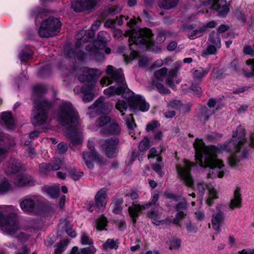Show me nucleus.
<instances>
[{
    "mask_svg": "<svg viewBox=\"0 0 254 254\" xmlns=\"http://www.w3.org/2000/svg\"><path fill=\"white\" fill-rule=\"evenodd\" d=\"M104 98L101 97L99 98L93 105L88 107L87 114L90 118L93 117V114H107L108 113L112 108V105L109 102L104 101Z\"/></svg>",
    "mask_w": 254,
    "mask_h": 254,
    "instance_id": "obj_12",
    "label": "nucleus"
},
{
    "mask_svg": "<svg viewBox=\"0 0 254 254\" xmlns=\"http://www.w3.org/2000/svg\"><path fill=\"white\" fill-rule=\"evenodd\" d=\"M181 240L179 239H173L170 241V248L176 249L180 247Z\"/></svg>",
    "mask_w": 254,
    "mask_h": 254,
    "instance_id": "obj_55",
    "label": "nucleus"
},
{
    "mask_svg": "<svg viewBox=\"0 0 254 254\" xmlns=\"http://www.w3.org/2000/svg\"><path fill=\"white\" fill-rule=\"evenodd\" d=\"M126 123L127 127L129 129H132L136 127L134 123V120L132 115H129L126 119Z\"/></svg>",
    "mask_w": 254,
    "mask_h": 254,
    "instance_id": "obj_49",
    "label": "nucleus"
},
{
    "mask_svg": "<svg viewBox=\"0 0 254 254\" xmlns=\"http://www.w3.org/2000/svg\"><path fill=\"white\" fill-rule=\"evenodd\" d=\"M78 119V114L72 104L67 101L63 102L58 111V120L63 126H68L65 134L71 147L81 144L83 141L82 132L77 127Z\"/></svg>",
    "mask_w": 254,
    "mask_h": 254,
    "instance_id": "obj_3",
    "label": "nucleus"
},
{
    "mask_svg": "<svg viewBox=\"0 0 254 254\" xmlns=\"http://www.w3.org/2000/svg\"><path fill=\"white\" fill-rule=\"evenodd\" d=\"M158 198V194L157 193H154L152 195L150 202L144 203L141 204L134 202H132V205L128 207V211L134 224H135L136 219L138 218L141 211L148 209L152 205L155 204L157 201Z\"/></svg>",
    "mask_w": 254,
    "mask_h": 254,
    "instance_id": "obj_8",
    "label": "nucleus"
},
{
    "mask_svg": "<svg viewBox=\"0 0 254 254\" xmlns=\"http://www.w3.org/2000/svg\"><path fill=\"white\" fill-rule=\"evenodd\" d=\"M153 35L152 31L147 28H140L135 31L128 30L125 33V36L129 37L128 41L130 47L134 44L146 45L148 48L153 45Z\"/></svg>",
    "mask_w": 254,
    "mask_h": 254,
    "instance_id": "obj_4",
    "label": "nucleus"
},
{
    "mask_svg": "<svg viewBox=\"0 0 254 254\" xmlns=\"http://www.w3.org/2000/svg\"><path fill=\"white\" fill-rule=\"evenodd\" d=\"M21 210L28 214H35L39 205V197L35 195H28L24 197L20 201Z\"/></svg>",
    "mask_w": 254,
    "mask_h": 254,
    "instance_id": "obj_10",
    "label": "nucleus"
},
{
    "mask_svg": "<svg viewBox=\"0 0 254 254\" xmlns=\"http://www.w3.org/2000/svg\"><path fill=\"white\" fill-rule=\"evenodd\" d=\"M243 51L245 54L254 57V45L253 47H251V46H245L244 47Z\"/></svg>",
    "mask_w": 254,
    "mask_h": 254,
    "instance_id": "obj_58",
    "label": "nucleus"
},
{
    "mask_svg": "<svg viewBox=\"0 0 254 254\" xmlns=\"http://www.w3.org/2000/svg\"><path fill=\"white\" fill-rule=\"evenodd\" d=\"M212 4V8L216 10L220 15H226L229 11L225 0H210L207 4ZM206 5V3H204Z\"/></svg>",
    "mask_w": 254,
    "mask_h": 254,
    "instance_id": "obj_19",
    "label": "nucleus"
},
{
    "mask_svg": "<svg viewBox=\"0 0 254 254\" xmlns=\"http://www.w3.org/2000/svg\"><path fill=\"white\" fill-rule=\"evenodd\" d=\"M150 146V139L147 137H145L139 145V149L141 151H144L148 149Z\"/></svg>",
    "mask_w": 254,
    "mask_h": 254,
    "instance_id": "obj_43",
    "label": "nucleus"
},
{
    "mask_svg": "<svg viewBox=\"0 0 254 254\" xmlns=\"http://www.w3.org/2000/svg\"><path fill=\"white\" fill-rule=\"evenodd\" d=\"M0 123L7 128L12 129L14 126V123L11 113L8 112L3 113L1 116Z\"/></svg>",
    "mask_w": 254,
    "mask_h": 254,
    "instance_id": "obj_24",
    "label": "nucleus"
},
{
    "mask_svg": "<svg viewBox=\"0 0 254 254\" xmlns=\"http://www.w3.org/2000/svg\"><path fill=\"white\" fill-rule=\"evenodd\" d=\"M2 207L0 206V230L9 235L17 234L20 226L17 215L12 213L4 216L1 211Z\"/></svg>",
    "mask_w": 254,
    "mask_h": 254,
    "instance_id": "obj_6",
    "label": "nucleus"
},
{
    "mask_svg": "<svg viewBox=\"0 0 254 254\" xmlns=\"http://www.w3.org/2000/svg\"><path fill=\"white\" fill-rule=\"evenodd\" d=\"M165 196L167 198L172 199L174 201L178 202V203L176 204L175 206L177 213L173 220V223L177 224L183 219L186 215V200L181 196H177L169 191L165 192Z\"/></svg>",
    "mask_w": 254,
    "mask_h": 254,
    "instance_id": "obj_9",
    "label": "nucleus"
},
{
    "mask_svg": "<svg viewBox=\"0 0 254 254\" xmlns=\"http://www.w3.org/2000/svg\"><path fill=\"white\" fill-rule=\"evenodd\" d=\"M108 76L103 77L100 80L101 84L104 86L113 82L116 84L111 86L104 90V93L108 97L115 95H122L125 100L119 99L115 104V108L121 114L125 115L124 111H127L128 106L132 110H139L146 112L149 109V105L145 99L139 95H135L133 92L127 86L122 70L116 69L109 65L107 67Z\"/></svg>",
    "mask_w": 254,
    "mask_h": 254,
    "instance_id": "obj_2",
    "label": "nucleus"
},
{
    "mask_svg": "<svg viewBox=\"0 0 254 254\" xmlns=\"http://www.w3.org/2000/svg\"><path fill=\"white\" fill-rule=\"evenodd\" d=\"M85 74L79 76L78 79L81 82H87L86 84H91L93 81H95V84L96 82V77L101 74L102 72L96 68H88L85 67L83 69Z\"/></svg>",
    "mask_w": 254,
    "mask_h": 254,
    "instance_id": "obj_17",
    "label": "nucleus"
},
{
    "mask_svg": "<svg viewBox=\"0 0 254 254\" xmlns=\"http://www.w3.org/2000/svg\"><path fill=\"white\" fill-rule=\"evenodd\" d=\"M68 243V241L67 240L61 241L60 243H58L55 247L54 254H62L64 251L65 247L67 245Z\"/></svg>",
    "mask_w": 254,
    "mask_h": 254,
    "instance_id": "obj_38",
    "label": "nucleus"
},
{
    "mask_svg": "<svg viewBox=\"0 0 254 254\" xmlns=\"http://www.w3.org/2000/svg\"><path fill=\"white\" fill-rule=\"evenodd\" d=\"M109 11L110 13L115 14L120 12L121 8L118 5H114L109 8Z\"/></svg>",
    "mask_w": 254,
    "mask_h": 254,
    "instance_id": "obj_63",
    "label": "nucleus"
},
{
    "mask_svg": "<svg viewBox=\"0 0 254 254\" xmlns=\"http://www.w3.org/2000/svg\"><path fill=\"white\" fill-rule=\"evenodd\" d=\"M50 105V103L42 97L34 100L31 119L34 126L43 125L46 123L47 120V111Z\"/></svg>",
    "mask_w": 254,
    "mask_h": 254,
    "instance_id": "obj_5",
    "label": "nucleus"
},
{
    "mask_svg": "<svg viewBox=\"0 0 254 254\" xmlns=\"http://www.w3.org/2000/svg\"><path fill=\"white\" fill-rule=\"evenodd\" d=\"M119 142L118 138L113 137L107 139L104 143L102 144V147L108 157L113 158L116 156L118 152L117 145Z\"/></svg>",
    "mask_w": 254,
    "mask_h": 254,
    "instance_id": "obj_15",
    "label": "nucleus"
},
{
    "mask_svg": "<svg viewBox=\"0 0 254 254\" xmlns=\"http://www.w3.org/2000/svg\"><path fill=\"white\" fill-rule=\"evenodd\" d=\"M138 196L139 195L137 191L134 190H130L127 192L125 195L126 201L127 203V204H126V205L127 206L130 203V200L134 201L137 199Z\"/></svg>",
    "mask_w": 254,
    "mask_h": 254,
    "instance_id": "obj_37",
    "label": "nucleus"
},
{
    "mask_svg": "<svg viewBox=\"0 0 254 254\" xmlns=\"http://www.w3.org/2000/svg\"><path fill=\"white\" fill-rule=\"evenodd\" d=\"M160 124L158 121H153L146 125V129L147 131H152L159 127Z\"/></svg>",
    "mask_w": 254,
    "mask_h": 254,
    "instance_id": "obj_53",
    "label": "nucleus"
},
{
    "mask_svg": "<svg viewBox=\"0 0 254 254\" xmlns=\"http://www.w3.org/2000/svg\"><path fill=\"white\" fill-rule=\"evenodd\" d=\"M205 187H206L209 191V197L206 200L207 204L210 206L212 205V200L213 199L216 198L217 196V192L214 187L211 185H205L203 183H197V189L199 191L200 196H203L204 191Z\"/></svg>",
    "mask_w": 254,
    "mask_h": 254,
    "instance_id": "obj_18",
    "label": "nucleus"
},
{
    "mask_svg": "<svg viewBox=\"0 0 254 254\" xmlns=\"http://www.w3.org/2000/svg\"><path fill=\"white\" fill-rule=\"evenodd\" d=\"M70 177L75 181L80 179L83 175V173L73 169L69 172Z\"/></svg>",
    "mask_w": 254,
    "mask_h": 254,
    "instance_id": "obj_47",
    "label": "nucleus"
},
{
    "mask_svg": "<svg viewBox=\"0 0 254 254\" xmlns=\"http://www.w3.org/2000/svg\"><path fill=\"white\" fill-rule=\"evenodd\" d=\"M32 54L33 53L30 50L22 51L20 54L19 58L21 60V61H26L27 60L29 59L31 57Z\"/></svg>",
    "mask_w": 254,
    "mask_h": 254,
    "instance_id": "obj_50",
    "label": "nucleus"
},
{
    "mask_svg": "<svg viewBox=\"0 0 254 254\" xmlns=\"http://www.w3.org/2000/svg\"><path fill=\"white\" fill-rule=\"evenodd\" d=\"M179 1V0H158V5L161 8L168 10L175 7Z\"/></svg>",
    "mask_w": 254,
    "mask_h": 254,
    "instance_id": "obj_29",
    "label": "nucleus"
},
{
    "mask_svg": "<svg viewBox=\"0 0 254 254\" xmlns=\"http://www.w3.org/2000/svg\"><path fill=\"white\" fill-rule=\"evenodd\" d=\"M108 35V33L106 32H100L98 35V40L96 41L94 43L95 46H97L98 45H100L102 47H104L105 43L108 40V39L107 38Z\"/></svg>",
    "mask_w": 254,
    "mask_h": 254,
    "instance_id": "obj_35",
    "label": "nucleus"
},
{
    "mask_svg": "<svg viewBox=\"0 0 254 254\" xmlns=\"http://www.w3.org/2000/svg\"><path fill=\"white\" fill-rule=\"evenodd\" d=\"M209 41L211 44H214V45L216 47L218 48L220 47V40L217 33L215 32H212L210 35Z\"/></svg>",
    "mask_w": 254,
    "mask_h": 254,
    "instance_id": "obj_40",
    "label": "nucleus"
},
{
    "mask_svg": "<svg viewBox=\"0 0 254 254\" xmlns=\"http://www.w3.org/2000/svg\"><path fill=\"white\" fill-rule=\"evenodd\" d=\"M167 73V69L163 67L156 71L154 73V78L158 80L162 81L164 77Z\"/></svg>",
    "mask_w": 254,
    "mask_h": 254,
    "instance_id": "obj_41",
    "label": "nucleus"
},
{
    "mask_svg": "<svg viewBox=\"0 0 254 254\" xmlns=\"http://www.w3.org/2000/svg\"><path fill=\"white\" fill-rule=\"evenodd\" d=\"M90 246V247L81 249V253L84 254H94L97 251L96 248L93 245Z\"/></svg>",
    "mask_w": 254,
    "mask_h": 254,
    "instance_id": "obj_52",
    "label": "nucleus"
},
{
    "mask_svg": "<svg viewBox=\"0 0 254 254\" xmlns=\"http://www.w3.org/2000/svg\"><path fill=\"white\" fill-rule=\"evenodd\" d=\"M147 216L152 220L154 224L160 225L161 221L159 220L160 214L158 211L150 210L147 212Z\"/></svg>",
    "mask_w": 254,
    "mask_h": 254,
    "instance_id": "obj_36",
    "label": "nucleus"
},
{
    "mask_svg": "<svg viewBox=\"0 0 254 254\" xmlns=\"http://www.w3.org/2000/svg\"><path fill=\"white\" fill-rule=\"evenodd\" d=\"M182 63L181 62H177L176 64L177 66L175 67L174 69L170 71L168 73V77L166 79L167 84L170 87H173L174 86L173 81L170 79V78L174 77L177 75L179 69L181 66Z\"/></svg>",
    "mask_w": 254,
    "mask_h": 254,
    "instance_id": "obj_32",
    "label": "nucleus"
},
{
    "mask_svg": "<svg viewBox=\"0 0 254 254\" xmlns=\"http://www.w3.org/2000/svg\"><path fill=\"white\" fill-rule=\"evenodd\" d=\"M94 36V32L92 30L86 31L85 30H81L76 33L75 38L77 40L76 46L79 47L82 43H84L92 38Z\"/></svg>",
    "mask_w": 254,
    "mask_h": 254,
    "instance_id": "obj_20",
    "label": "nucleus"
},
{
    "mask_svg": "<svg viewBox=\"0 0 254 254\" xmlns=\"http://www.w3.org/2000/svg\"><path fill=\"white\" fill-rule=\"evenodd\" d=\"M87 147L90 151L83 152L82 155L87 167L89 169H91L94 166L93 162L100 161L101 156L95 151L92 141H88Z\"/></svg>",
    "mask_w": 254,
    "mask_h": 254,
    "instance_id": "obj_13",
    "label": "nucleus"
},
{
    "mask_svg": "<svg viewBox=\"0 0 254 254\" xmlns=\"http://www.w3.org/2000/svg\"><path fill=\"white\" fill-rule=\"evenodd\" d=\"M61 27L60 20L53 16L42 20L38 29V34L41 37L49 38L57 34Z\"/></svg>",
    "mask_w": 254,
    "mask_h": 254,
    "instance_id": "obj_7",
    "label": "nucleus"
},
{
    "mask_svg": "<svg viewBox=\"0 0 254 254\" xmlns=\"http://www.w3.org/2000/svg\"><path fill=\"white\" fill-rule=\"evenodd\" d=\"M67 56L69 58L72 57H76L78 59H82L83 58V54L79 53H75L74 51H71L67 53Z\"/></svg>",
    "mask_w": 254,
    "mask_h": 254,
    "instance_id": "obj_60",
    "label": "nucleus"
},
{
    "mask_svg": "<svg viewBox=\"0 0 254 254\" xmlns=\"http://www.w3.org/2000/svg\"><path fill=\"white\" fill-rule=\"evenodd\" d=\"M216 47L214 45H209L203 51V55L204 57H207L210 55L214 54L216 51Z\"/></svg>",
    "mask_w": 254,
    "mask_h": 254,
    "instance_id": "obj_48",
    "label": "nucleus"
},
{
    "mask_svg": "<svg viewBox=\"0 0 254 254\" xmlns=\"http://www.w3.org/2000/svg\"><path fill=\"white\" fill-rule=\"evenodd\" d=\"M239 140H231L227 144L221 145L220 147L214 146H206L202 139L196 138L193 143L195 151V159L201 167H208V177L209 178H222L224 176L225 166L221 160L216 156L223 151L232 152L233 154L228 158V163L231 167L238 165L239 159L236 153L240 149L246 139L243 131L239 134Z\"/></svg>",
    "mask_w": 254,
    "mask_h": 254,
    "instance_id": "obj_1",
    "label": "nucleus"
},
{
    "mask_svg": "<svg viewBox=\"0 0 254 254\" xmlns=\"http://www.w3.org/2000/svg\"><path fill=\"white\" fill-rule=\"evenodd\" d=\"M156 86L159 91L161 93L168 94L170 92V91L168 89L165 88L163 85L161 83L156 84Z\"/></svg>",
    "mask_w": 254,
    "mask_h": 254,
    "instance_id": "obj_59",
    "label": "nucleus"
},
{
    "mask_svg": "<svg viewBox=\"0 0 254 254\" xmlns=\"http://www.w3.org/2000/svg\"><path fill=\"white\" fill-rule=\"evenodd\" d=\"M186 229L189 233H196L197 231L196 228L190 222L187 223Z\"/></svg>",
    "mask_w": 254,
    "mask_h": 254,
    "instance_id": "obj_61",
    "label": "nucleus"
},
{
    "mask_svg": "<svg viewBox=\"0 0 254 254\" xmlns=\"http://www.w3.org/2000/svg\"><path fill=\"white\" fill-rule=\"evenodd\" d=\"M63 163V161L61 158H54L51 164L52 170H57L59 169Z\"/></svg>",
    "mask_w": 254,
    "mask_h": 254,
    "instance_id": "obj_46",
    "label": "nucleus"
},
{
    "mask_svg": "<svg viewBox=\"0 0 254 254\" xmlns=\"http://www.w3.org/2000/svg\"><path fill=\"white\" fill-rule=\"evenodd\" d=\"M33 182L32 177L27 174H19L18 175L14 181L16 185L19 187H23L27 185L30 184Z\"/></svg>",
    "mask_w": 254,
    "mask_h": 254,
    "instance_id": "obj_26",
    "label": "nucleus"
},
{
    "mask_svg": "<svg viewBox=\"0 0 254 254\" xmlns=\"http://www.w3.org/2000/svg\"><path fill=\"white\" fill-rule=\"evenodd\" d=\"M242 198L240 192V189L237 188L235 190L234 197L231 200L229 207L231 209L240 208L241 206Z\"/></svg>",
    "mask_w": 254,
    "mask_h": 254,
    "instance_id": "obj_28",
    "label": "nucleus"
},
{
    "mask_svg": "<svg viewBox=\"0 0 254 254\" xmlns=\"http://www.w3.org/2000/svg\"><path fill=\"white\" fill-rule=\"evenodd\" d=\"M11 189V185L5 178H0V194L7 192Z\"/></svg>",
    "mask_w": 254,
    "mask_h": 254,
    "instance_id": "obj_34",
    "label": "nucleus"
},
{
    "mask_svg": "<svg viewBox=\"0 0 254 254\" xmlns=\"http://www.w3.org/2000/svg\"><path fill=\"white\" fill-rule=\"evenodd\" d=\"M119 241H115L113 239H108L103 244V247L104 249H117L119 246Z\"/></svg>",
    "mask_w": 254,
    "mask_h": 254,
    "instance_id": "obj_39",
    "label": "nucleus"
},
{
    "mask_svg": "<svg viewBox=\"0 0 254 254\" xmlns=\"http://www.w3.org/2000/svg\"><path fill=\"white\" fill-rule=\"evenodd\" d=\"M111 120L108 116H102L96 121V125L103 133H106Z\"/></svg>",
    "mask_w": 254,
    "mask_h": 254,
    "instance_id": "obj_27",
    "label": "nucleus"
},
{
    "mask_svg": "<svg viewBox=\"0 0 254 254\" xmlns=\"http://www.w3.org/2000/svg\"><path fill=\"white\" fill-rule=\"evenodd\" d=\"M194 164L189 161H185L182 165H177L176 169L178 176L182 179L186 185L192 188L193 182L190 174V168Z\"/></svg>",
    "mask_w": 254,
    "mask_h": 254,
    "instance_id": "obj_11",
    "label": "nucleus"
},
{
    "mask_svg": "<svg viewBox=\"0 0 254 254\" xmlns=\"http://www.w3.org/2000/svg\"><path fill=\"white\" fill-rule=\"evenodd\" d=\"M157 162L155 163L153 166V169L159 174L160 177H162L163 173L162 171V168L163 167V165L161 164V162L162 161V159L161 157H158L157 158Z\"/></svg>",
    "mask_w": 254,
    "mask_h": 254,
    "instance_id": "obj_42",
    "label": "nucleus"
},
{
    "mask_svg": "<svg viewBox=\"0 0 254 254\" xmlns=\"http://www.w3.org/2000/svg\"><path fill=\"white\" fill-rule=\"evenodd\" d=\"M5 173L10 175L17 172L20 169V163L15 158H11L3 165Z\"/></svg>",
    "mask_w": 254,
    "mask_h": 254,
    "instance_id": "obj_21",
    "label": "nucleus"
},
{
    "mask_svg": "<svg viewBox=\"0 0 254 254\" xmlns=\"http://www.w3.org/2000/svg\"><path fill=\"white\" fill-rule=\"evenodd\" d=\"M246 64L250 66L252 69V71L249 73H247L246 71H244V74L248 77H251L254 76V60L249 59L246 61Z\"/></svg>",
    "mask_w": 254,
    "mask_h": 254,
    "instance_id": "obj_44",
    "label": "nucleus"
},
{
    "mask_svg": "<svg viewBox=\"0 0 254 254\" xmlns=\"http://www.w3.org/2000/svg\"><path fill=\"white\" fill-rule=\"evenodd\" d=\"M149 63V60L145 57H142L139 59L138 64L140 66L145 67Z\"/></svg>",
    "mask_w": 254,
    "mask_h": 254,
    "instance_id": "obj_62",
    "label": "nucleus"
},
{
    "mask_svg": "<svg viewBox=\"0 0 254 254\" xmlns=\"http://www.w3.org/2000/svg\"><path fill=\"white\" fill-rule=\"evenodd\" d=\"M43 191L51 198L57 197L60 192V185L57 184L51 186H46L42 189Z\"/></svg>",
    "mask_w": 254,
    "mask_h": 254,
    "instance_id": "obj_25",
    "label": "nucleus"
},
{
    "mask_svg": "<svg viewBox=\"0 0 254 254\" xmlns=\"http://www.w3.org/2000/svg\"><path fill=\"white\" fill-rule=\"evenodd\" d=\"M100 0H74L71 6L76 12L93 9Z\"/></svg>",
    "mask_w": 254,
    "mask_h": 254,
    "instance_id": "obj_16",
    "label": "nucleus"
},
{
    "mask_svg": "<svg viewBox=\"0 0 254 254\" xmlns=\"http://www.w3.org/2000/svg\"><path fill=\"white\" fill-rule=\"evenodd\" d=\"M95 86V81H93L91 84H84L81 88V93L83 94V100L85 102L92 101L94 97L92 90Z\"/></svg>",
    "mask_w": 254,
    "mask_h": 254,
    "instance_id": "obj_22",
    "label": "nucleus"
},
{
    "mask_svg": "<svg viewBox=\"0 0 254 254\" xmlns=\"http://www.w3.org/2000/svg\"><path fill=\"white\" fill-rule=\"evenodd\" d=\"M209 70V68L204 69L201 67H199L198 69L194 70L193 71L194 80L195 82H200L201 79L207 74Z\"/></svg>",
    "mask_w": 254,
    "mask_h": 254,
    "instance_id": "obj_31",
    "label": "nucleus"
},
{
    "mask_svg": "<svg viewBox=\"0 0 254 254\" xmlns=\"http://www.w3.org/2000/svg\"><path fill=\"white\" fill-rule=\"evenodd\" d=\"M68 148V146L66 143L64 142H61L57 145V150L59 153H65Z\"/></svg>",
    "mask_w": 254,
    "mask_h": 254,
    "instance_id": "obj_54",
    "label": "nucleus"
},
{
    "mask_svg": "<svg viewBox=\"0 0 254 254\" xmlns=\"http://www.w3.org/2000/svg\"><path fill=\"white\" fill-rule=\"evenodd\" d=\"M162 150L157 151L155 147H153L150 149L149 152L148 158H154L155 157H159V155L161 154Z\"/></svg>",
    "mask_w": 254,
    "mask_h": 254,
    "instance_id": "obj_57",
    "label": "nucleus"
},
{
    "mask_svg": "<svg viewBox=\"0 0 254 254\" xmlns=\"http://www.w3.org/2000/svg\"><path fill=\"white\" fill-rule=\"evenodd\" d=\"M217 212L212 215L211 223L213 229L218 233L221 232V227L224 224V215L223 206L218 204L216 207Z\"/></svg>",
    "mask_w": 254,
    "mask_h": 254,
    "instance_id": "obj_14",
    "label": "nucleus"
},
{
    "mask_svg": "<svg viewBox=\"0 0 254 254\" xmlns=\"http://www.w3.org/2000/svg\"><path fill=\"white\" fill-rule=\"evenodd\" d=\"M121 131L120 126L114 121L111 120L108 127L106 130V133H109L113 134H118Z\"/></svg>",
    "mask_w": 254,
    "mask_h": 254,
    "instance_id": "obj_33",
    "label": "nucleus"
},
{
    "mask_svg": "<svg viewBox=\"0 0 254 254\" xmlns=\"http://www.w3.org/2000/svg\"><path fill=\"white\" fill-rule=\"evenodd\" d=\"M107 189L104 188L101 189L96 193L95 201L96 205L98 207H105L107 202Z\"/></svg>",
    "mask_w": 254,
    "mask_h": 254,
    "instance_id": "obj_23",
    "label": "nucleus"
},
{
    "mask_svg": "<svg viewBox=\"0 0 254 254\" xmlns=\"http://www.w3.org/2000/svg\"><path fill=\"white\" fill-rule=\"evenodd\" d=\"M206 31V27L201 26L197 28L190 29L188 34V37L190 39H196L203 34Z\"/></svg>",
    "mask_w": 254,
    "mask_h": 254,
    "instance_id": "obj_30",
    "label": "nucleus"
},
{
    "mask_svg": "<svg viewBox=\"0 0 254 254\" xmlns=\"http://www.w3.org/2000/svg\"><path fill=\"white\" fill-rule=\"evenodd\" d=\"M81 242L82 244L84 245H92L93 244L92 240L85 234L81 235Z\"/></svg>",
    "mask_w": 254,
    "mask_h": 254,
    "instance_id": "obj_51",
    "label": "nucleus"
},
{
    "mask_svg": "<svg viewBox=\"0 0 254 254\" xmlns=\"http://www.w3.org/2000/svg\"><path fill=\"white\" fill-rule=\"evenodd\" d=\"M107 220L106 218L102 216L97 220L96 228L98 230H102L107 225Z\"/></svg>",
    "mask_w": 254,
    "mask_h": 254,
    "instance_id": "obj_45",
    "label": "nucleus"
},
{
    "mask_svg": "<svg viewBox=\"0 0 254 254\" xmlns=\"http://www.w3.org/2000/svg\"><path fill=\"white\" fill-rule=\"evenodd\" d=\"M40 169L42 173L46 174L48 171L52 170L51 165L47 163H42L40 165Z\"/></svg>",
    "mask_w": 254,
    "mask_h": 254,
    "instance_id": "obj_56",
    "label": "nucleus"
},
{
    "mask_svg": "<svg viewBox=\"0 0 254 254\" xmlns=\"http://www.w3.org/2000/svg\"><path fill=\"white\" fill-rule=\"evenodd\" d=\"M239 254H254V249H246L239 251Z\"/></svg>",
    "mask_w": 254,
    "mask_h": 254,
    "instance_id": "obj_64",
    "label": "nucleus"
}]
</instances>
